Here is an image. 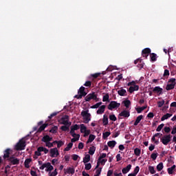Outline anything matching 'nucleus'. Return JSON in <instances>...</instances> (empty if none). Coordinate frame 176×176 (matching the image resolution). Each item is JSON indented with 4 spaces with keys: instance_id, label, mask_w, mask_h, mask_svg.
<instances>
[{
    "instance_id": "obj_48",
    "label": "nucleus",
    "mask_w": 176,
    "mask_h": 176,
    "mask_svg": "<svg viewBox=\"0 0 176 176\" xmlns=\"http://www.w3.org/2000/svg\"><path fill=\"white\" fill-rule=\"evenodd\" d=\"M165 102H166L164 101V100L157 102L158 108H162V107H163V104H165Z\"/></svg>"
},
{
    "instance_id": "obj_18",
    "label": "nucleus",
    "mask_w": 176,
    "mask_h": 176,
    "mask_svg": "<svg viewBox=\"0 0 176 176\" xmlns=\"http://www.w3.org/2000/svg\"><path fill=\"white\" fill-rule=\"evenodd\" d=\"M119 116H122V118H129L130 116V111L124 110L119 114Z\"/></svg>"
},
{
    "instance_id": "obj_47",
    "label": "nucleus",
    "mask_w": 176,
    "mask_h": 176,
    "mask_svg": "<svg viewBox=\"0 0 176 176\" xmlns=\"http://www.w3.org/2000/svg\"><path fill=\"white\" fill-rule=\"evenodd\" d=\"M102 170V168H99L96 171V175L94 176H100L101 175V170Z\"/></svg>"
},
{
    "instance_id": "obj_57",
    "label": "nucleus",
    "mask_w": 176,
    "mask_h": 176,
    "mask_svg": "<svg viewBox=\"0 0 176 176\" xmlns=\"http://www.w3.org/2000/svg\"><path fill=\"white\" fill-rule=\"evenodd\" d=\"M164 76H170V71L168 69H165L164 72Z\"/></svg>"
},
{
    "instance_id": "obj_19",
    "label": "nucleus",
    "mask_w": 176,
    "mask_h": 176,
    "mask_svg": "<svg viewBox=\"0 0 176 176\" xmlns=\"http://www.w3.org/2000/svg\"><path fill=\"white\" fill-rule=\"evenodd\" d=\"M65 174H72V175H74L75 174V168L69 167L66 170L65 169Z\"/></svg>"
},
{
    "instance_id": "obj_58",
    "label": "nucleus",
    "mask_w": 176,
    "mask_h": 176,
    "mask_svg": "<svg viewBox=\"0 0 176 176\" xmlns=\"http://www.w3.org/2000/svg\"><path fill=\"white\" fill-rule=\"evenodd\" d=\"M58 114V112H54L48 118L49 119H52V118H54V116H57Z\"/></svg>"
},
{
    "instance_id": "obj_32",
    "label": "nucleus",
    "mask_w": 176,
    "mask_h": 176,
    "mask_svg": "<svg viewBox=\"0 0 176 176\" xmlns=\"http://www.w3.org/2000/svg\"><path fill=\"white\" fill-rule=\"evenodd\" d=\"M79 138H80V135L76 134V137H74V138H72L71 140V142L70 143L74 144V142H76V141H79Z\"/></svg>"
},
{
    "instance_id": "obj_36",
    "label": "nucleus",
    "mask_w": 176,
    "mask_h": 176,
    "mask_svg": "<svg viewBox=\"0 0 176 176\" xmlns=\"http://www.w3.org/2000/svg\"><path fill=\"white\" fill-rule=\"evenodd\" d=\"M95 152H96V146H91L89 150V155H94Z\"/></svg>"
},
{
    "instance_id": "obj_23",
    "label": "nucleus",
    "mask_w": 176,
    "mask_h": 176,
    "mask_svg": "<svg viewBox=\"0 0 176 176\" xmlns=\"http://www.w3.org/2000/svg\"><path fill=\"white\" fill-rule=\"evenodd\" d=\"M107 145H108V146H109V148H111L112 149V148H115V146H116V141H115V140L109 141L107 142Z\"/></svg>"
},
{
    "instance_id": "obj_40",
    "label": "nucleus",
    "mask_w": 176,
    "mask_h": 176,
    "mask_svg": "<svg viewBox=\"0 0 176 176\" xmlns=\"http://www.w3.org/2000/svg\"><path fill=\"white\" fill-rule=\"evenodd\" d=\"M110 135H111V132H109V131L104 132L102 134V138L103 140H107L108 137Z\"/></svg>"
},
{
    "instance_id": "obj_22",
    "label": "nucleus",
    "mask_w": 176,
    "mask_h": 176,
    "mask_svg": "<svg viewBox=\"0 0 176 176\" xmlns=\"http://www.w3.org/2000/svg\"><path fill=\"white\" fill-rule=\"evenodd\" d=\"M143 118H144V116H142V115L138 116L136 118V120H135L133 125L134 126H138V123H140V122H141V120H142Z\"/></svg>"
},
{
    "instance_id": "obj_10",
    "label": "nucleus",
    "mask_w": 176,
    "mask_h": 176,
    "mask_svg": "<svg viewBox=\"0 0 176 176\" xmlns=\"http://www.w3.org/2000/svg\"><path fill=\"white\" fill-rule=\"evenodd\" d=\"M134 64L137 65L138 68H139V69H142V68H144V65H145V63H144V62H142V59H141L140 58H138V59H136L134 61Z\"/></svg>"
},
{
    "instance_id": "obj_44",
    "label": "nucleus",
    "mask_w": 176,
    "mask_h": 176,
    "mask_svg": "<svg viewBox=\"0 0 176 176\" xmlns=\"http://www.w3.org/2000/svg\"><path fill=\"white\" fill-rule=\"evenodd\" d=\"M62 131H68L69 130V126L65 125L60 127Z\"/></svg>"
},
{
    "instance_id": "obj_37",
    "label": "nucleus",
    "mask_w": 176,
    "mask_h": 176,
    "mask_svg": "<svg viewBox=\"0 0 176 176\" xmlns=\"http://www.w3.org/2000/svg\"><path fill=\"white\" fill-rule=\"evenodd\" d=\"M102 105V102H99L96 104H95L94 105H92L91 107V109H97V108H100V106Z\"/></svg>"
},
{
    "instance_id": "obj_4",
    "label": "nucleus",
    "mask_w": 176,
    "mask_h": 176,
    "mask_svg": "<svg viewBox=\"0 0 176 176\" xmlns=\"http://www.w3.org/2000/svg\"><path fill=\"white\" fill-rule=\"evenodd\" d=\"M175 78H170L168 80V83H170V84H168L166 87V90L169 91V90H173V89H174L175 87Z\"/></svg>"
},
{
    "instance_id": "obj_7",
    "label": "nucleus",
    "mask_w": 176,
    "mask_h": 176,
    "mask_svg": "<svg viewBox=\"0 0 176 176\" xmlns=\"http://www.w3.org/2000/svg\"><path fill=\"white\" fill-rule=\"evenodd\" d=\"M160 140L161 142H162L164 145H168V143H170L171 141V135L170 134L165 135L162 138H161Z\"/></svg>"
},
{
    "instance_id": "obj_62",
    "label": "nucleus",
    "mask_w": 176,
    "mask_h": 176,
    "mask_svg": "<svg viewBox=\"0 0 176 176\" xmlns=\"http://www.w3.org/2000/svg\"><path fill=\"white\" fill-rule=\"evenodd\" d=\"M57 174H58V173H57V169H55L51 174L50 176H56L57 175Z\"/></svg>"
},
{
    "instance_id": "obj_33",
    "label": "nucleus",
    "mask_w": 176,
    "mask_h": 176,
    "mask_svg": "<svg viewBox=\"0 0 176 176\" xmlns=\"http://www.w3.org/2000/svg\"><path fill=\"white\" fill-rule=\"evenodd\" d=\"M175 167H176V166L173 165L171 167L168 168V169H167L168 174H170V175L173 174L174 173V170H175Z\"/></svg>"
},
{
    "instance_id": "obj_28",
    "label": "nucleus",
    "mask_w": 176,
    "mask_h": 176,
    "mask_svg": "<svg viewBox=\"0 0 176 176\" xmlns=\"http://www.w3.org/2000/svg\"><path fill=\"white\" fill-rule=\"evenodd\" d=\"M150 57H151V61H153V63H155V61H156L157 59V55L155 53H151L150 54Z\"/></svg>"
},
{
    "instance_id": "obj_51",
    "label": "nucleus",
    "mask_w": 176,
    "mask_h": 176,
    "mask_svg": "<svg viewBox=\"0 0 176 176\" xmlns=\"http://www.w3.org/2000/svg\"><path fill=\"white\" fill-rule=\"evenodd\" d=\"M65 142H64V141L59 140L57 144V148H60V147H61V146H63V145H64Z\"/></svg>"
},
{
    "instance_id": "obj_24",
    "label": "nucleus",
    "mask_w": 176,
    "mask_h": 176,
    "mask_svg": "<svg viewBox=\"0 0 176 176\" xmlns=\"http://www.w3.org/2000/svg\"><path fill=\"white\" fill-rule=\"evenodd\" d=\"M31 162H32V159L31 158H28L25 160L24 166L25 168H30V163H31Z\"/></svg>"
},
{
    "instance_id": "obj_9",
    "label": "nucleus",
    "mask_w": 176,
    "mask_h": 176,
    "mask_svg": "<svg viewBox=\"0 0 176 176\" xmlns=\"http://www.w3.org/2000/svg\"><path fill=\"white\" fill-rule=\"evenodd\" d=\"M85 101L89 102L91 101V100H97V94L96 92H93L91 94H89L85 98Z\"/></svg>"
},
{
    "instance_id": "obj_5",
    "label": "nucleus",
    "mask_w": 176,
    "mask_h": 176,
    "mask_svg": "<svg viewBox=\"0 0 176 176\" xmlns=\"http://www.w3.org/2000/svg\"><path fill=\"white\" fill-rule=\"evenodd\" d=\"M119 107H120V103H118L116 101H111L107 106V108L109 111H113V109H116L119 108Z\"/></svg>"
},
{
    "instance_id": "obj_34",
    "label": "nucleus",
    "mask_w": 176,
    "mask_h": 176,
    "mask_svg": "<svg viewBox=\"0 0 176 176\" xmlns=\"http://www.w3.org/2000/svg\"><path fill=\"white\" fill-rule=\"evenodd\" d=\"M89 162H90V155L87 154L83 158V163L86 164V163H89Z\"/></svg>"
},
{
    "instance_id": "obj_42",
    "label": "nucleus",
    "mask_w": 176,
    "mask_h": 176,
    "mask_svg": "<svg viewBox=\"0 0 176 176\" xmlns=\"http://www.w3.org/2000/svg\"><path fill=\"white\" fill-rule=\"evenodd\" d=\"M102 101H103V102H106L107 101H109V94H106L105 96H103Z\"/></svg>"
},
{
    "instance_id": "obj_15",
    "label": "nucleus",
    "mask_w": 176,
    "mask_h": 176,
    "mask_svg": "<svg viewBox=\"0 0 176 176\" xmlns=\"http://www.w3.org/2000/svg\"><path fill=\"white\" fill-rule=\"evenodd\" d=\"M118 94L119 96H120L121 97H126V96H127V91H126V89H124L123 88H120L118 91Z\"/></svg>"
},
{
    "instance_id": "obj_55",
    "label": "nucleus",
    "mask_w": 176,
    "mask_h": 176,
    "mask_svg": "<svg viewBox=\"0 0 176 176\" xmlns=\"http://www.w3.org/2000/svg\"><path fill=\"white\" fill-rule=\"evenodd\" d=\"M84 86L86 87H91V81H86L84 84Z\"/></svg>"
},
{
    "instance_id": "obj_17",
    "label": "nucleus",
    "mask_w": 176,
    "mask_h": 176,
    "mask_svg": "<svg viewBox=\"0 0 176 176\" xmlns=\"http://www.w3.org/2000/svg\"><path fill=\"white\" fill-rule=\"evenodd\" d=\"M10 148H6L3 152V159H9L10 157Z\"/></svg>"
},
{
    "instance_id": "obj_27",
    "label": "nucleus",
    "mask_w": 176,
    "mask_h": 176,
    "mask_svg": "<svg viewBox=\"0 0 176 176\" xmlns=\"http://www.w3.org/2000/svg\"><path fill=\"white\" fill-rule=\"evenodd\" d=\"M87 94V93H86V91H84L83 92H81L80 94L76 95L75 98H77L78 100H80V98H82V97H85Z\"/></svg>"
},
{
    "instance_id": "obj_13",
    "label": "nucleus",
    "mask_w": 176,
    "mask_h": 176,
    "mask_svg": "<svg viewBox=\"0 0 176 176\" xmlns=\"http://www.w3.org/2000/svg\"><path fill=\"white\" fill-rule=\"evenodd\" d=\"M151 54L150 48H145L142 51V57H145V58H148V56Z\"/></svg>"
},
{
    "instance_id": "obj_31",
    "label": "nucleus",
    "mask_w": 176,
    "mask_h": 176,
    "mask_svg": "<svg viewBox=\"0 0 176 176\" xmlns=\"http://www.w3.org/2000/svg\"><path fill=\"white\" fill-rule=\"evenodd\" d=\"M122 104H124L126 108H129L130 106L131 105V102L129 100H125L122 102Z\"/></svg>"
},
{
    "instance_id": "obj_60",
    "label": "nucleus",
    "mask_w": 176,
    "mask_h": 176,
    "mask_svg": "<svg viewBox=\"0 0 176 176\" xmlns=\"http://www.w3.org/2000/svg\"><path fill=\"white\" fill-rule=\"evenodd\" d=\"M85 168V170H90L91 168V164H86Z\"/></svg>"
},
{
    "instance_id": "obj_41",
    "label": "nucleus",
    "mask_w": 176,
    "mask_h": 176,
    "mask_svg": "<svg viewBox=\"0 0 176 176\" xmlns=\"http://www.w3.org/2000/svg\"><path fill=\"white\" fill-rule=\"evenodd\" d=\"M80 133H85L87 130V128L83 124H81L80 125Z\"/></svg>"
},
{
    "instance_id": "obj_52",
    "label": "nucleus",
    "mask_w": 176,
    "mask_h": 176,
    "mask_svg": "<svg viewBox=\"0 0 176 176\" xmlns=\"http://www.w3.org/2000/svg\"><path fill=\"white\" fill-rule=\"evenodd\" d=\"M163 127H164V124H161L160 125H159L156 129V131L159 132V131H162V129H163Z\"/></svg>"
},
{
    "instance_id": "obj_38",
    "label": "nucleus",
    "mask_w": 176,
    "mask_h": 176,
    "mask_svg": "<svg viewBox=\"0 0 176 176\" xmlns=\"http://www.w3.org/2000/svg\"><path fill=\"white\" fill-rule=\"evenodd\" d=\"M57 130H58V126H54L50 130V133H52V134H56V133H57Z\"/></svg>"
},
{
    "instance_id": "obj_56",
    "label": "nucleus",
    "mask_w": 176,
    "mask_h": 176,
    "mask_svg": "<svg viewBox=\"0 0 176 176\" xmlns=\"http://www.w3.org/2000/svg\"><path fill=\"white\" fill-rule=\"evenodd\" d=\"M105 157H107V153H102L98 157V160H101L102 159H105Z\"/></svg>"
},
{
    "instance_id": "obj_39",
    "label": "nucleus",
    "mask_w": 176,
    "mask_h": 176,
    "mask_svg": "<svg viewBox=\"0 0 176 176\" xmlns=\"http://www.w3.org/2000/svg\"><path fill=\"white\" fill-rule=\"evenodd\" d=\"M146 108H147V106L138 107V108H136V111H137L138 113H141V112H142V111H144V109H146Z\"/></svg>"
},
{
    "instance_id": "obj_2",
    "label": "nucleus",
    "mask_w": 176,
    "mask_h": 176,
    "mask_svg": "<svg viewBox=\"0 0 176 176\" xmlns=\"http://www.w3.org/2000/svg\"><path fill=\"white\" fill-rule=\"evenodd\" d=\"M25 140L21 139L15 146L16 151H24L25 149Z\"/></svg>"
},
{
    "instance_id": "obj_1",
    "label": "nucleus",
    "mask_w": 176,
    "mask_h": 176,
    "mask_svg": "<svg viewBox=\"0 0 176 176\" xmlns=\"http://www.w3.org/2000/svg\"><path fill=\"white\" fill-rule=\"evenodd\" d=\"M38 164L40 166V170H45V171H52V170H54V167H53V166H52V164H50V162H47V163H44L43 164L42 161H38Z\"/></svg>"
},
{
    "instance_id": "obj_6",
    "label": "nucleus",
    "mask_w": 176,
    "mask_h": 176,
    "mask_svg": "<svg viewBox=\"0 0 176 176\" xmlns=\"http://www.w3.org/2000/svg\"><path fill=\"white\" fill-rule=\"evenodd\" d=\"M7 160L10 162V166H13L20 164V160L19 158L14 157V156L12 155Z\"/></svg>"
},
{
    "instance_id": "obj_53",
    "label": "nucleus",
    "mask_w": 176,
    "mask_h": 176,
    "mask_svg": "<svg viewBox=\"0 0 176 176\" xmlns=\"http://www.w3.org/2000/svg\"><path fill=\"white\" fill-rule=\"evenodd\" d=\"M151 159H153V160H156V159L157 158V153H152L151 155Z\"/></svg>"
},
{
    "instance_id": "obj_50",
    "label": "nucleus",
    "mask_w": 176,
    "mask_h": 176,
    "mask_svg": "<svg viewBox=\"0 0 176 176\" xmlns=\"http://www.w3.org/2000/svg\"><path fill=\"white\" fill-rule=\"evenodd\" d=\"M139 172H140V166H136L133 170V174L137 176V174H138Z\"/></svg>"
},
{
    "instance_id": "obj_26",
    "label": "nucleus",
    "mask_w": 176,
    "mask_h": 176,
    "mask_svg": "<svg viewBox=\"0 0 176 176\" xmlns=\"http://www.w3.org/2000/svg\"><path fill=\"white\" fill-rule=\"evenodd\" d=\"M171 116H173V114L167 113L161 118V121L164 122V120H166V119L171 118Z\"/></svg>"
},
{
    "instance_id": "obj_59",
    "label": "nucleus",
    "mask_w": 176,
    "mask_h": 176,
    "mask_svg": "<svg viewBox=\"0 0 176 176\" xmlns=\"http://www.w3.org/2000/svg\"><path fill=\"white\" fill-rule=\"evenodd\" d=\"M154 116H155V114H153V112H150L147 115V118H148L149 119H153V118H154Z\"/></svg>"
},
{
    "instance_id": "obj_35",
    "label": "nucleus",
    "mask_w": 176,
    "mask_h": 176,
    "mask_svg": "<svg viewBox=\"0 0 176 176\" xmlns=\"http://www.w3.org/2000/svg\"><path fill=\"white\" fill-rule=\"evenodd\" d=\"M102 122H103V126H107L108 124V116L107 115L103 116Z\"/></svg>"
},
{
    "instance_id": "obj_8",
    "label": "nucleus",
    "mask_w": 176,
    "mask_h": 176,
    "mask_svg": "<svg viewBox=\"0 0 176 176\" xmlns=\"http://www.w3.org/2000/svg\"><path fill=\"white\" fill-rule=\"evenodd\" d=\"M70 129V135H72V137H76V133H75V131L79 130V129H80V126L76 124L72 126Z\"/></svg>"
},
{
    "instance_id": "obj_63",
    "label": "nucleus",
    "mask_w": 176,
    "mask_h": 176,
    "mask_svg": "<svg viewBox=\"0 0 176 176\" xmlns=\"http://www.w3.org/2000/svg\"><path fill=\"white\" fill-rule=\"evenodd\" d=\"M30 174L32 176H38V175L36 174V171L34 170H31Z\"/></svg>"
},
{
    "instance_id": "obj_3",
    "label": "nucleus",
    "mask_w": 176,
    "mask_h": 176,
    "mask_svg": "<svg viewBox=\"0 0 176 176\" xmlns=\"http://www.w3.org/2000/svg\"><path fill=\"white\" fill-rule=\"evenodd\" d=\"M81 116L83 118L84 120V123H89V121L91 120L90 117L91 116V115L90 114V113H89V110H86V111H82L81 112Z\"/></svg>"
},
{
    "instance_id": "obj_29",
    "label": "nucleus",
    "mask_w": 176,
    "mask_h": 176,
    "mask_svg": "<svg viewBox=\"0 0 176 176\" xmlns=\"http://www.w3.org/2000/svg\"><path fill=\"white\" fill-rule=\"evenodd\" d=\"M96 140V135L91 134L89 136V139L87 141V144H89V142H93Z\"/></svg>"
},
{
    "instance_id": "obj_61",
    "label": "nucleus",
    "mask_w": 176,
    "mask_h": 176,
    "mask_svg": "<svg viewBox=\"0 0 176 176\" xmlns=\"http://www.w3.org/2000/svg\"><path fill=\"white\" fill-rule=\"evenodd\" d=\"M72 157L73 160L76 161V160H78V157H79V155H76V154H74L72 155Z\"/></svg>"
},
{
    "instance_id": "obj_64",
    "label": "nucleus",
    "mask_w": 176,
    "mask_h": 176,
    "mask_svg": "<svg viewBox=\"0 0 176 176\" xmlns=\"http://www.w3.org/2000/svg\"><path fill=\"white\" fill-rule=\"evenodd\" d=\"M171 134H176V126H173V130H172V131H171Z\"/></svg>"
},
{
    "instance_id": "obj_43",
    "label": "nucleus",
    "mask_w": 176,
    "mask_h": 176,
    "mask_svg": "<svg viewBox=\"0 0 176 176\" xmlns=\"http://www.w3.org/2000/svg\"><path fill=\"white\" fill-rule=\"evenodd\" d=\"M134 153L135 156H140L141 155V149L136 148L134 149Z\"/></svg>"
},
{
    "instance_id": "obj_20",
    "label": "nucleus",
    "mask_w": 176,
    "mask_h": 176,
    "mask_svg": "<svg viewBox=\"0 0 176 176\" xmlns=\"http://www.w3.org/2000/svg\"><path fill=\"white\" fill-rule=\"evenodd\" d=\"M52 140H53V138H51L50 136H49V135H46L44 137H43L41 141L43 142H45V144L47 142H50V141H52Z\"/></svg>"
},
{
    "instance_id": "obj_14",
    "label": "nucleus",
    "mask_w": 176,
    "mask_h": 176,
    "mask_svg": "<svg viewBox=\"0 0 176 176\" xmlns=\"http://www.w3.org/2000/svg\"><path fill=\"white\" fill-rule=\"evenodd\" d=\"M153 93H155L157 96H160L163 94V88H160V87H155L153 89Z\"/></svg>"
},
{
    "instance_id": "obj_12",
    "label": "nucleus",
    "mask_w": 176,
    "mask_h": 176,
    "mask_svg": "<svg viewBox=\"0 0 176 176\" xmlns=\"http://www.w3.org/2000/svg\"><path fill=\"white\" fill-rule=\"evenodd\" d=\"M51 157H57L60 153H58V150L57 148H51L50 150Z\"/></svg>"
},
{
    "instance_id": "obj_25",
    "label": "nucleus",
    "mask_w": 176,
    "mask_h": 176,
    "mask_svg": "<svg viewBox=\"0 0 176 176\" xmlns=\"http://www.w3.org/2000/svg\"><path fill=\"white\" fill-rule=\"evenodd\" d=\"M47 126H49V124L47 123H45L43 124V125H41L38 131H37V133H42V131H43V130H45V127H47Z\"/></svg>"
},
{
    "instance_id": "obj_45",
    "label": "nucleus",
    "mask_w": 176,
    "mask_h": 176,
    "mask_svg": "<svg viewBox=\"0 0 176 176\" xmlns=\"http://www.w3.org/2000/svg\"><path fill=\"white\" fill-rule=\"evenodd\" d=\"M163 162H160L159 165L157 166V171H162L163 170Z\"/></svg>"
},
{
    "instance_id": "obj_11",
    "label": "nucleus",
    "mask_w": 176,
    "mask_h": 176,
    "mask_svg": "<svg viewBox=\"0 0 176 176\" xmlns=\"http://www.w3.org/2000/svg\"><path fill=\"white\" fill-rule=\"evenodd\" d=\"M69 117L68 116H65L61 118V124L64 126H71V122H69Z\"/></svg>"
},
{
    "instance_id": "obj_46",
    "label": "nucleus",
    "mask_w": 176,
    "mask_h": 176,
    "mask_svg": "<svg viewBox=\"0 0 176 176\" xmlns=\"http://www.w3.org/2000/svg\"><path fill=\"white\" fill-rule=\"evenodd\" d=\"M148 171H150L151 174H155V173H156V170H155V167L152 166H148Z\"/></svg>"
},
{
    "instance_id": "obj_49",
    "label": "nucleus",
    "mask_w": 176,
    "mask_h": 176,
    "mask_svg": "<svg viewBox=\"0 0 176 176\" xmlns=\"http://www.w3.org/2000/svg\"><path fill=\"white\" fill-rule=\"evenodd\" d=\"M109 119L112 120V122H116L117 118L116 116L114 114H111L109 116Z\"/></svg>"
},
{
    "instance_id": "obj_16",
    "label": "nucleus",
    "mask_w": 176,
    "mask_h": 176,
    "mask_svg": "<svg viewBox=\"0 0 176 176\" xmlns=\"http://www.w3.org/2000/svg\"><path fill=\"white\" fill-rule=\"evenodd\" d=\"M105 108H107L106 105H102L100 106L98 109L96 111V113L98 115H102V113H104V112H105Z\"/></svg>"
},
{
    "instance_id": "obj_30",
    "label": "nucleus",
    "mask_w": 176,
    "mask_h": 176,
    "mask_svg": "<svg viewBox=\"0 0 176 176\" xmlns=\"http://www.w3.org/2000/svg\"><path fill=\"white\" fill-rule=\"evenodd\" d=\"M73 146H74V143L69 142L66 146V148H64V152H68V151H71Z\"/></svg>"
},
{
    "instance_id": "obj_21",
    "label": "nucleus",
    "mask_w": 176,
    "mask_h": 176,
    "mask_svg": "<svg viewBox=\"0 0 176 176\" xmlns=\"http://www.w3.org/2000/svg\"><path fill=\"white\" fill-rule=\"evenodd\" d=\"M131 170V164H129L125 168H122V174H127Z\"/></svg>"
},
{
    "instance_id": "obj_54",
    "label": "nucleus",
    "mask_w": 176,
    "mask_h": 176,
    "mask_svg": "<svg viewBox=\"0 0 176 176\" xmlns=\"http://www.w3.org/2000/svg\"><path fill=\"white\" fill-rule=\"evenodd\" d=\"M45 146H47V148H53L54 144L50 142H47V143H45Z\"/></svg>"
}]
</instances>
